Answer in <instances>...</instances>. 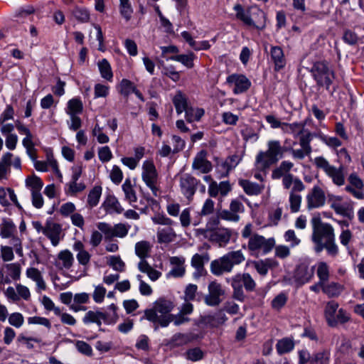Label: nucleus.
I'll return each instance as SVG.
<instances>
[{
    "label": "nucleus",
    "instance_id": "obj_1",
    "mask_svg": "<svg viewBox=\"0 0 364 364\" xmlns=\"http://www.w3.org/2000/svg\"><path fill=\"white\" fill-rule=\"evenodd\" d=\"M311 223L312 225L311 240L315 245V252L320 253L326 250L329 256L336 257L339 253V249L336 243L333 227L329 223H323L320 218H314Z\"/></svg>",
    "mask_w": 364,
    "mask_h": 364
},
{
    "label": "nucleus",
    "instance_id": "obj_2",
    "mask_svg": "<svg viewBox=\"0 0 364 364\" xmlns=\"http://www.w3.org/2000/svg\"><path fill=\"white\" fill-rule=\"evenodd\" d=\"M242 237L247 239V245L242 247L247 249L250 255L254 257L264 256L269 254L275 246L274 237L266 238L263 235L253 232V226L247 223L241 232Z\"/></svg>",
    "mask_w": 364,
    "mask_h": 364
},
{
    "label": "nucleus",
    "instance_id": "obj_3",
    "mask_svg": "<svg viewBox=\"0 0 364 364\" xmlns=\"http://www.w3.org/2000/svg\"><path fill=\"white\" fill-rule=\"evenodd\" d=\"M285 151L278 140H269L267 142V149L260 151L255 157V167L259 171H267L283 157Z\"/></svg>",
    "mask_w": 364,
    "mask_h": 364
},
{
    "label": "nucleus",
    "instance_id": "obj_4",
    "mask_svg": "<svg viewBox=\"0 0 364 364\" xmlns=\"http://www.w3.org/2000/svg\"><path fill=\"white\" fill-rule=\"evenodd\" d=\"M245 260V256L242 250L228 252L210 262V272L217 277L222 276L225 273H231L235 266L240 265Z\"/></svg>",
    "mask_w": 364,
    "mask_h": 364
},
{
    "label": "nucleus",
    "instance_id": "obj_5",
    "mask_svg": "<svg viewBox=\"0 0 364 364\" xmlns=\"http://www.w3.org/2000/svg\"><path fill=\"white\" fill-rule=\"evenodd\" d=\"M195 235L196 237L208 240L219 247H225L231 240L232 230L224 227L216 228L215 230L196 229Z\"/></svg>",
    "mask_w": 364,
    "mask_h": 364
},
{
    "label": "nucleus",
    "instance_id": "obj_6",
    "mask_svg": "<svg viewBox=\"0 0 364 364\" xmlns=\"http://www.w3.org/2000/svg\"><path fill=\"white\" fill-rule=\"evenodd\" d=\"M231 287L232 291V298L240 302L245 300L243 287L247 291H252L256 287V282L249 273L237 274L231 278Z\"/></svg>",
    "mask_w": 364,
    "mask_h": 364
},
{
    "label": "nucleus",
    "instance_id": "obj_7",
    "mask_svg": "<svg viewBox=\"0 0 364 364\" xmlns=\"http://www.w3.org/2000/svg\"><path fill=\"white\" fill-rule=\"evenodd\" d=\"M313 78L319 87H324L329 90L331 85L335 79V73L328 66L326 60L315 62L310 69Z\"/></svg>",
    "mask_w": 364,
    "mask_h": 364
},
{
    "label": "nucleus",
    "instance_id": "obj_8",
    "mask_svg": "<svg viewBox=\"0 0 364 364\" xmlns=\"http://www.w3.org/2000/svg\"><path fill=\"white\" fill-rule=\"evenodd\" d=\"M314 164L317 168L322 169L324 173L332 180L334 185L342 186L345 184L346 178L344 168L342 166L336 167L323 156H318L314 159Z\"/></svg>",
    "mask_w": 364,
    "mask_h": 364
},
{
    "label": "nucleus",
    "instance_id": "obj_9",
    "mask_svg": "<svg viewBox=\"0 0 364 364\" xmlns=\"http://www.w3.org/2000/svg\"><path fill=\"white\" fill-rule=\"evenodd\" d=\"M173 309V304L170 300L159 299L154 304L153 309L145 311V317L149 321L161 326L162 318L171 315L169 314Z\"/></svg>",
    "mask_w": 364,
    "mask_h": 364
},
{
    "label": "nucleus",
    "instance_id": "obj_10",
    "mask_svg": "<svg viewBox=\"0 0 364 364\" xmlns=\"http://www.w3.org/2000/svg\"><path fill=\"white\" fill-rule=\"evenodd\" d=\"M141 179L151 191L152 194L157 197L161 191L159 186V173L152 160H146L142 164Z\"/></svg>",
    "mask_w": 364,
    "mask_h": 364
},
{
    "label": "nucleus",
    "instance_id": "obj_11",
    "mask_svg": "<svg viewBox=\"0 0 364 364\" xmlns=\"http://www.w3.org/2000/svg\"><path fill=\"white\" fill-rule=\"evenodd\" d=\"M339 305L335 301L327 302L324 315L325 318L331 326H336L338 323H344L350 319L349 314L343 309H338Z\"/></svg>",
    "mask_w": 364,
    "mask_h": 364
},
{
    "label": "nucleus",
    "instance_id": "obj_12",
    "mask_svg": "<svg viewBox=\"0 0 364 364\" xmlns=\"http://www.w3.org/2000/svg\"><path fill=\"white\" fill-rule=\"evenodd\" d=\"M328 203L330 208L339 215L346 218L348 220L354 218V206L353 202H343L341 196L329 195Z\"/></svg>",
    "mask_w": 364,
    "mask_h": 364
},
{
    "label": "nucleus",
    "instance_id": "obj_13",
    "mask_svg": "<svg viewBox=\"0 0 364 364\" xmlns=\"http://www.w3.org/2000/svg\"><path fill=\"white\" fill-rule=\"evenodd\" d=\"M97 227L100 231L105 234L106 238L125 237L131 226L126 223H117L114 226L104 222L99 223Z\"/></svg>",
    "mask_w": 364,
    "mask_h": 364
},
{
    "label": "nucleus",
    "instance_id": "obj_14",
    "mask_svg": "<svg viewBox=\"0 0 364 364\" xmlns=\"http://www.w3.org/2000/svg\"><path fill=\"white\" fill-rule=\"evenodd\" d=\"M208 293L204 297V302L209 306H217L222 301V296L225 294L220 283L217 281L210 282L208 286Z\"/></svg>",
    "mask_w": 364,
    "mask_h": 364
},
{
    "label": "nucleus",
    "instance_id": "obj_15",
    "mask_svg": "<svg viewBox=\"0 0 364 364\" xmlns=\"http://www.w3.org/2000/svg\"><path fill=\"white\" fill-rule=\"evenodd\" d=\"M348 184L345 191L358 200L364 199V182L355 172L351 173L347 178Z\"/></svg>",
    "mask_w": 364,
    "mask_h": 364
},
{
    "label": "nucleus",
    "instance_id": "obj_16",
    "mask_svg": "<svg viewBox=\"0 0 364 364\" xmlns=\"http://www.w3.org/2000/svg\"><path fill=\"white\" fill-rule=\"evenodd\" d=\"M200 181L189 173H184L180 176L179 187L181 193L190 201L196 191Z\"/></svg>",
    "mask_w": 364,
    "mask_h": 364
},
{
    "label": "nucleus",
    "instance_id": "obj_17",
    "mask_svg": "<svg viewBox=\"0 0 364 364\" xmlns=\"http://www.w3.org/2000/svg\"><path fill=\"white\" fill-rule=\"evenodd\" d=\"M306 208L312 210L323 207L326 203V196L323 190L318 186H314L306 196Z\"/></svg>",
    "mask_w": 364,
    "mask_h": 364
},
{
    "label": "nucleus",
    "instance_id": "obj_18",
    "mask_svg": "<svg viewBox=\"0 0 364 364\" xmlns=\"http://www.w3.org/2000/svg\"><path fill=\"white\" fill-rule=\"evenodd\" d=\"M313 139L312 134H307L299 138V145L301 149H294L290 148L289 149L293 159L296 160H303L306 156H309L312 151L311 141Z\"/></svg>",
    "mask_w": 364,
    "mask_h": 364
},
{
    "label": "nucleus",
    "instance_id": "obj_19",
    "mask_svg": "<svg viewBox=\"0 0 364 364\" xmlns=\"http://www.w3.org/2000/svg\"><path fill=\"white\" fill-rule=\"evenodd\" d=\"M171 269L166 274L167 279L182 278L186 274V259L180 256H173L169 258Z\"/></svg>",
    "mask_w": 364,
    "mask_h": 364
},
{
    "label": "nucleus",
    "instance_id": "obj_20",
    "mask_svg": "<svg viewBox=\"0 0 364 364\" xmlns=\"http://www.w3.org/2000/svg\"><path fill=\"white\" fill-rule=\"evenodd\" d=\"M192 168L201 173H208L212 170L213 166L211 162L207 159L205 150H201L196 154L192 163Z\"/></svg>",
    "mask_w": 364,
    "mask_h": 364
},
{
    "label": "nucleus",
    "instance_id": "obj_21",
    "mask_svg": "<svg viewBox=\"0 0 364 364\" xmlns=\"http://www.w3.org/2000/svg\"><path fill=\"white\" fill-rule=\"evenodd\" d=\"M62 231L60 225L53 220H47L45 224L43 235L51 242L53 246H57L60 242V235Z\"/></svg>",
    "mask_w": 364,
    "mask_h": 364
},
{
    "label": "nucleus",
    "instance_id": "obj_22",
    "mask_svg": "<svg viewBox=\"0 0 364 364\" xmlns=\"http://www.w3.org/2000/svg\"><path fill=\"white\" fill-rule=\"evenodd\" d=\"M227 82L235 85L233 92L235 94H240L249 89L250 81L243 75H231L228 77Z\"/></svg>",
    "mask_w": 364,
    "mask_h": 364
},
{
    "label": "nucleus",
    "instance_id": "obj_23",
    "mask_svg": "<svg viewBox=\"0 0 364 364\" xmlns=\"http://www.w3.org/2000/svg\"><path fill=\"white\" fill-rule=\"evenodd\" d=\"M9 200H11L18 209L22 208L17 199L14 190L11 188L0 186V205L2 207L7 208L11 205Z\"/></svg>",
    "mask_w": 364,
    "mask_h": 364
},
{
    "label": "nucleus",
    "instance_id": "obj_24",
    "mask_svg": "<svg viewBox=\"0 0 364 364\" xmlns=\"http://www.w3.org/2000/svg\"><path fill=\"white\" fill-rule=\"evenodd\" d=\"M304 122L282 123V131L284 133L292 134L294 138L302 137L305 134H311L308 129H305Z\"/></svg>",
    "mask_w": 364,
    "mask_h": 364
},
{
    "label": "nucleus",
    "instance_id": "obj_25",
    "mask_svg": "<svg viewBox=\"0 0 364 364\" xmlns=\"http://www.w3.org/2000/svg\"><path fill=\"white\" fill-rule=\"evenodd\" d=\"M228 317L223 311L220 310L213 314H207L201 316V323L210 327H218L225 323Z\"/></svg>",
    "mask_w": 364,
    "mask_h": 364
},
{
    "label": "nucleus",
    "instance_id": "obj_26",
    "mask_svg": "<svg viewBox=\"0 0 364 364\" xmlns=\"http://www.w3.org/2000/svg\"><path fill=\"white\" fill-rule=\"evenodd\" d=\"M269 54L275 70L279 71L285 67L286 58L281 47L271 46Z\"/></svg>",
    "mask_w": 364,
    "mask_h": 364
},
{
    "label": "nucleus",
    "instance_id": "obj_27",
    "mask_svg": "<svg viewBox=\"0 0 364 364\" xmlns=\"http://www.w3.org/2000/svg\"><path fill=\"white\" fill-rule=\"evenodd\" d=\"M249 26H252L258 30H262L265 27L266 14L257 7H251Z\"/></svg>",
    "mask_w": 364,
    "mask_h": 364
},
{
    "label": "nucleus",
    "instance_id": "obj_28",
    "mask_svg": "<svg viewBox=\"0 0 364 364\" xmlns=\"http://www.w3.org/2000/svg\"><path fill=\"white\" fill-rule=\"evenodd\" d=\"M176 236L172 226L159 227L156 231L157 242L159 244H169L176 240Z\"/></svg>",
    "mask_w": 364,
    "mask_h": 364
},
{
    "label": "nucleus",
    "instance_id": "obj_29",
    "mask_svg": "<svg viewBox=\"0 0 364 364\" xmlns=\"http://www.w3.org/2000/svg\"><path fill=\"white\" fill-rule=\"evenodd\" d=\"M26 277L33 281L36 285V291L41 293L47 288L46 283L41 272L35 267H29L26 271Z\"/></svg>",
    "mask_w": 364,
    "mask_h": 364
},
{
    "label": "nucleus",
    "instance_id": "obj_30",
    "mask_svg": "<svg viewBox=\"0 0 364 364\" xmlns=\"http://www.w3.org/2000/svg\"><path fill=\"white\" fill-rule=\"evenodd\" d=\"M13 154L6 152L0 159V182L7 181L11 174Z\"/></svg>",
    "mask_w": 364,
    "mask_h": 364
},
{
    "label": "nucleus",
    "instance_id": "obj_31",
    "mask_svg": "<svg viewBox=\"0 0 364 364\" xmlns=\"http://www.w3.org/2000/svg\"><path fill=\"white\" fill-rule=\"evenodd\" d=\"M238 184L248 196L259 195L264 189V185L258 184L246 179H240Z\"/></svg>",
    "mask_w": 364,
    "mask_h": 364
},
{
    "label": "nucleus",
    "instance_id": "obj_32",
    "mask_svg": "<svg viewBox=\"0 0 364 364\" xmlns=\"http://www.w3.org/2000/svg\"><path fill=\"white\" fill-rule=\"evenodd\" d=\"M252 264L260 275L265 276L269 269L278 266V262L272 258H267L265 259L252 261Z\"/></svg>",
    "mask_w": 364,
    "mask_h": 364
},
{
    "label": "nucleus",
    "instance_id": "obj_33",
    "mask_svg": "<svg viewBox=\"0 0 364 364\" xmlns=\"http://www.w3.org/2000/svg\"><path fill=\"white\" fill-rule=\"evenodd\" d=\"M107 321L105 313L99 311H88L82 318V322L85 324L95 323L99 327L102 325V321L107 324Z\"/></svg>",
    "mask_w": 364,
    "mask_h": 364
},
{
    "label": "nucleus",
    "instance_id": "obj_34",
    "mask_svg": "<svg viewBox=\"0 0 364 364\" xmlns=\"http://www.w3.org/2000/svg\"><path fill=\"white\" fill-rule=\"evenodd\" d=\"M90 301V294L86 292L77 293L73 295V303L70 304V309L74 312L85 311L87 308L82 304Z\"/></svg>",
    "mask_w": 364,
    "mask_h": 364
},
{
    "label": "nucleus",
    "instance_id": "obj_35",
    "mask_svg": "<svg viewBox=\"0 0 364 364\" xmlns=\"http://www.w3.org/2000/svg\"><path fill=\"white\" fill-rule=\"evenodd\" d=\"M344 286L338 282H325L323 292L329 298L338 297L344 291Z\"/></svg>",
    "mask_w": 364,
    "mask_h": 364
},
{
    "label": "nucleus",
    "instance_id": "obj_36",
    "mask_svg": "<svg viewBox=\"0 0 364 364\" xmlns=\"http://www.w3.org/2000/svg\"><path fill=\"white\" fill-rule=\"evenodd\" d=\"M74 257L68 250L60 251L58 255L57 266L60 269H69L73 264Z\"/></svg>",
    "mask_w": 364,
    "mask_h": 364
},
{
    "label": "nucleus",
    "instance_id": "obj_37",
    "mask_svg": "<svg viewBox=\"0 0 364 364\" xmlns=\"http://www.w3.org/2000/svg\"><path fill=\"white\" fill-rule=\"evenodd\" d=\"M122 189L124 192L125 200L128 201L130 205L136 202V193L129 178L125 179L124 182L122 185Z\"/></svg>",
    "mask_w": 364,
    "mask_h": 364
},
{
    "label": "nucleus",
    "instance_id": "obj_38",
    "mask_svg": "<svg viewBox=\"0 0 364 364\" xmlns=\"http://www.w3.org/2000/svg\"><path fill=\"white\" fill-rule=\"evenodd\" d=\"M138 269L141 272L146 274L149 278L154 282L161 276V272L154 269L146 260H141L139 262Z\"/></svg>",
    "mask_w": 364,
    "mask_h": 364
},
{
    "label": "nucleus",
    "instance_id": "obj_39",
    "mask_svg": "<svg viewBox=\"0 0 364 364\" xmlns=\"http://www.w3.org/2000/svg\"><path fill=\"white\" fill-rule=\"evenodd\" d=\"M188 321L189 318L186 317L185 315L182 314L181 313H179L177 315L171 314L161 319V326L166 327L171 322H173L176 326H179Z\"/></svg>",
    "mask_w": 364,
    "mask_h": 364
},
{
    "label": "nucleus",
    "instance_id": "obj_40",
    "mask_svg": "<svg viewBox=\"0 0 364 364\" xmlns=\"http://www.w3.org/2000/svg\"><path fill=\"white\" fill-rule=\"evenodd\" d=\"M151 248V245L149 242L142 240L136 243L135 253L141 260H145V258L149 255Z\"/></svg>",
    "mask_w": 364,
    "mask_h": 364
},
{
    "label": "nucleus",
    "instance_id": "obj_41",
    "mask_svg": "<svg viewBox=\"0 0 364 364\" xmlns=\"http://www.w3.org/2000/svg\"><path fill=\"white\" fill-rule=\"evenodd\" d=\"M82 109L83 105L82 101L78 98H73L68 102L65 112L68 115H77L78 114L82 113Z\"/></svg>",
    "mask_w": 364,
    "mask_h": 364
},
{
    "label": "nucleus",
    "instance_id": "obj_42",
    "mask_svg": "<svg viewBox=\"0 0 364 364\" xmlns=\"http://www.w3.org/2000/svg\"><path fill=\"white\" fill-rule=\"evenodd\" d=\"M191 208H186L181 213H179L180 223L183 228H188L191 224L194 226H197L200 223V220H195L193 223L191 222Z\"/></svg>",
    "mask_w": 364,
    "mask_h": 364
},
{
    "label": "nucleus",
    "instance_id": "obj_43",
    "mask_svg": "<svg viewBox=\"0 0 364 364\" xmlns=\"http://www.w3.org/2000/svg\"><path fill=\"white\" fill-rule=\"evenodd\" d=\"M25 184L31 193L41 191L43 186L41 179L35 174L28 176L25 180Z\"/></svg>",
    "mask_w": 364,
    "mask_h": 364
},
{
    "label": "nucleus",
    "instance_id": "obj_44",
    "mask_svg": "<svg viewBox=\"0 0 364 364\" xmlns=\"http://www.w3.org/2000/svg\"><path fill=\"white\" fill-rule=\"evenodd\" d=\"M173 103L178 114H181L183 112L186 113V109L189 108L186 98L181 91H178L173 98Z\"/></svg>",
    "mask_w": 364,
    "mask_h": 364
},
{
    "label": "nucleus",
    "instance_id": "obj_45",
    "mask_svg": "<svg viewBox=\"0 0 364 364\" xmlns=\"http://www.w3.org/2000/svg\"><path fill=\"white\" fill-rule=\"evenodd\" d=\"M196 58V55L190 52L188 54L177 55L169 58L170 60L180 62L188 68H192L194 66L193 60Z\"/></svg>",
    "mask_w": 364,
    "mask_h": 364
},
{
    "label": "nucleus",
    "instance_id": "obj_46",
    "mask_svg": "<svg viewBox=\"0 0 364 364\" xmlns=\"http://www.w3.org/2000/svg\"><path fill=\"white\" fill-rule=\"evenodd\" d=\"M102 187L99 186H96L90 190L87 196V201L90 208H92L97 205L102 195Z\"/></svg>",
    "mask_w": 364,
    "mask_h": 364
},
{
    "label": "nucleus",
    "instance_id": "obj_47",
    "mask_svg": "<svg viewBox=\"0 0 364 364\" xmlns=\"http://www.w3.org/2000/svg\"><path fill=\"white\" fill-rule=\"evenodd\" d=\"M210 260V257L208 253L204 255L195 254L191 261V266L194 267L198 272H201L204 267V263Z\"/></svg>",
    "mask_w": 364,
    "mask_h": 364
},
{
    "label": "nucleus",
    "instance_id": "obj_48",
    "mask_svg": "<svg viewBox=\"0 0 364 364\" xmlns=\"http://www.w3.org/2000/svg\"><path fill=\"white\" fill-rule=\"evenodd\" d=\"M233 9L236 13L235 15L237 18L242 21L245 25L248 26V23H250V17L251 16V8L247 10H245L242 5L237 4L234 6Z\"/></svg>",
    "mask_w": 364,
    "mask_h": 364
},
{
    "label": "nucleus",
    "instance_id": "obj_49",
    "mask_svg": "<svg viewBox=\"0 0 364 364\" xmlns=\"http://www.w3.org/2000/svg\"><path fill=\"white\" fill-rule=\"evenodd\" d=\"M85 187L84 183H77V181H70L66 184L65 192L67 195L75 196L77 193L83 191Z\"/></svg>",
    "mask_w": 364,
    "mask_h": 364
},
{
    "label": "nucleus",
    "instance_id": "obj_50",
    "mask_svg": "<svg viewBox=\"0 0 364 364\" xmlns=\"http://www.w3.org/2000/svg\"><path fill=\"white\" fill-rule=\"evenodd\" d=\"M294 341L287 338L279 340L276 346L277 350L279 354L289 353L294 349Z\"/></svg>",
    "mask_w": 364,
    "mask_h": 364
},
{
    "label": "nucleus",
    "instance_id": "obj_51",
    "mask_svg": "<svg viewBox=\"0 0 364 364\" xmlns=\"http://www.w3.org/2000/svg\"><path fill=\"white\" fill-rule=\"evenodd\" d=\"M316 274L321 284L328 282L330 277L328 265L325 262H320L318 264Z\"/></svg>",
    "mask_w": 364,
    "mask_h": 364
},
{
    "label": "nucleus",
    "instance_id": "obj_52",
    "mask_svg": "<svg viewBox=\"0 0 364 364\" xmlns=\"http://www.w3.org/2000/svg\"><path fill=\"white\" fill-rule=\"evenodd\" d=\"M4 267L6 268L9 277L13 280H18L21 277V267L19 263L18 262H14V263H9L6 264L4 265Z\"/></svg>",
    "mask_w": 364,
    "mask_h": 364
},
{
    "label": "nucleus",
    "instance_id": "obj_53",
    "mask_svg": "<svg viewBox=\"0 0 364 364\" xmlns=\"http://www.w3.org/2000/svg\"><path fill=\"white\" fill-rule=\"evenodd\" d=\"M99 70L101 76L108 81H111L113 77L111 66L106 59H102L98 63Z\"/></svg>",
    "mask_w": 364,
    "mask_h": 364
},
{
    "label": "nucleus",
    "instance_id": "obj_54",
    "mask_svg": "<svg viewBox=\"0 0 364 364\" xmlns=\"http://www.w3.org/2000/svg\"><path fill=\"white\" fill-rule=\"evenodd\" d=\"M204 109L202 108L189 107L186 109V119L188 122L198 121L204 115Z\"/></svg>",
    "mask_w": 364,
    "mask_h": 364
},
{
    "label": "nucleus",
    "instance_id": "obj_55",
    "mask_svg": "<svg viewBox=\"0 0 364 364\" xmlns=\"http://www.w3.org/2000/svg\"><path fill=\"white\" fill-rule=\"evenodd\" d=\"M136 86L127 79H122L119 85V92L124 97H127L134 90Z\"/></svg>",
    "mask_w": 364,
    "mask_h": 364
},
{
    "label": "nucleus",
    "instance_id": "obj_56",
    "mask_svg": "<svg viewBox=\"0 0 364 364\" xmlns=\"http://www.w3.org/2000/svg\"><path fill=\"white\" fill-rule=\"evenodd\" d=\"M330 353L327 350L318 351L312 355L311 364H329Z\"/></svg>",
    "mask_w": 364,
    "mask_h": 364
},
{
    "label": "nucleus",
    "instance_id": "obj_57",
    "mask_svg": "<svg viewBox=\"0 0 364 364\" xmlns=\"http://www.w3.org/2000/svg\"><path fill=\"white\" fill-rule=\"evenodd\" d=\"M284 241L289 244L291 248H294L300 245L301 240L299 238L294 230H288L284 234Z\"/></svg>",
    "mask_w": 364,
    "mask_h": 364
},
{
    "label": "nucleus",
    "instance_id": "obj_58",
    "mask_svg": "<svg viewBox=\"0 0 364 364\" xmlns=\"http://www.w3.org/2000/svg\"><path fill=\"white\" fill-rule=\"evenodd\" d=\"M73 15L76 20L82 23L87 22L90 20V13L85 8H75L73 11Z\"/></svg>",
    "mask_w": 364,
    "mask_h": 364
},
{
    "label": "nucleus",
    "instance_id": "obj_59",
    "mask_svg": "<svg viewBox=\"0 0 364 364\" xmlns=\"http://www.w3.org/2000/svg\"><path fill=\"white\" fill-rule=\"evenodd\" d=\"M15 127L19 134L26 135V136L22 140V144H23L25 141H29L33 140V136L32 133L23 123L19 120H16L15 122Z\"/></svg>",
    "mask_w": 364,
    "mask_h": 364
},
{
    "label": "nucleus",
    "instance_id": "obj_60",
    "mask_svg": "<svg viewBox=\"0 0 364 364\" xmlns=\"http://www.w3.org/2000/svg\"><path fill=\"white\" fill-rule=\"evenodd\" d=\"M14 231V224L11 221H4L1 228L0 236L2 238H9L13 236Z\"/></svg>",
    "mask_w": 364,
    "mask_h": 364
},
{
    "label": "nucleus",
    "instance_id": "obj_61",
    "mask_svg": "<svg viewBox=\"0 0 364 364\" xmlns=\"http://www.w3.org/2000/svg\"><path fill=\"white\" fill-rule=\"evenodd\" d=\"M289 202L291 213H297L300 210L301 203V196L299 194L290 193Z\"/></svg>",
    "mask_w": 364,
    "mask_h": 364
},
{
    "label": "nucleus",
    "instance_id": "obj_62",
    "mask_svg": "<svg viewBox=\"0 0 364 364\" xmlns=\"http://www.w3.org/2000/svg\"><path fill=\"white\" fill-rule=\"evenodd\" d=\"M274 256L282 259L289 257L291 255L290 247L285 245L274 246Z\"/></svg>",
    "mask_w": 364,
    "mask_h": 364
},
{
    "label": "nucleus",
    "instance_id": "obj_63",
    "mask_svg": "<svg viewBox=\"0 0 364 364\" xmlns=\"http://www.w3.org/2000/svg\"><path fill=\"white\" fill-rule=\"evenodd\" d=\"M107 264L116 271H124L125 264L119 256H110Z\"/></svg>",
    "mask_w": 364,
    "mask_h": 364
},
{
    "label": "nucleus",
    "instance_id": "obj_64",
    "mask_svg": "<svg viewBox=\"0 0 364 364\" xmlns=\"http://www.w3.org/2000/svg\"><path fill=\"white\" fill-rule=\"evenodd\" d=\"M9 323L10 325L18 328L21 327L24 323L23 316L18 312L12 313L9 316Z\"/></svg>",
    "mask_w": 364,
    "mask_h": 364
}]
</instances>
